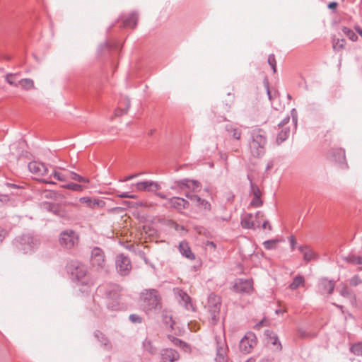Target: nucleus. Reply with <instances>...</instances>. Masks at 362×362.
I'll list each match as a JSON object with an SVG mask.
<instances>
[{
	"label": "nucleus",
	"instance_id": "1",
	"mask_svg": "<svg viewBox=\"0 0 362 362\" xmlns=\"http://www.w3.org/2000/svg\"><path fill=\"white\" fill-rule=\"evenodd\" d=\"M161 298L156 289L145 290L141 294V308L148 315L158 313L162 308Z\"/></svg>",
	"mask_w": 362,
	"mask_h": 362
},
{
	"label": "nucleus",
	"instance_id": "2",
	"mask_svg": "<svg viewBox=\"0 0 362 362\" xmlns=\"http://www.w3.org/2000/svg\"><path fill=\"white\" fill-rule=\"evenodd\" d=\"M267 142L266 132L262 129H255L250 133L249 148L254 157H260L265 153Z\"/></svg>",
	"mask_w": 362,
	"mask_h": 362
},
{
	"label": "nucleus",
	"instance_id": "3",
	"mask_svg": "<svg viewBox=\"0 0 362 362\" xmlns=\"http://www.w3.org/2000/svg\"><path fill=\"white\" fill-rule=\"evenodd\" d=\"M13 244L17 250L26 254L33 251L38 245V241L30 234H26L16 238Z\"/></svg>",
	"mask_w": 362,
	"mask_h": 362
},
{
	"label": "nucleus",
	"instance_id": "4",
	"mask_svg": "<svg viewBox=\"0 0 362 362\" xmlns=\"http://www.w3.org/2000/svg\"><path fill=\"white\" fill-rule=\"evenodd\" d=\"M221 306V298L214 293H211L208 298L207 308L211 315L210 322L212 325H216L219 321Z\"/></svg>",
	"mask_w": 362,
	"mask_h": 362
},
{
	"label": "nucleus",
	"instance_id": "5",
	"mask_svg": "<svg viewBox=\"0 0 362 362\" xmlns=\"http://www.w3.org/2000/svg\"><path fill=\"white\" fill-rule=\"evenodd\" d=\"M59 242L62 247L71 249L78 245V235L74 230L67 229L60 233Z\"/></svg>",
	"mask_w": 362,
	"mask_h": 362
},
{
	"label": "nucleus",
	"instance_id": "6",
	"mask_svg": "<svg viewBox=\"0 0 362 362\" xmlns=\"http://www.w3.org/2000/svg\"><path fill=\"white\" fill-rule=\"evenodd\" d=\"M90 264L97 270L105 269V255L101 248L95 247L92 250L90 255Z\"/></svg>",
	"mask_w": 362,
	"mask_h": 362
},
{
	"label": "nucleus",
	"instance_id": "7",
	"mask_svg": "<svg viewBox=\"0 0 362 362\" xmlns=\"http://www.w3.org/2000/svg\"><path fill=\"white\" fill-rule=\"evenodd\" d=\"M117 272L121 276H127L132 270V263L130 259L123 254L117 255L115 260Z\"/></svg>",
	"mask_w": 362,
	"mask_h": 362
},
{
	"label": "nucleus",
	"instance_id": "8",
	"mask_svg": "<svg viewBox=\"0 0 362 362\" xmlns=\"http://www.w3.org/2000/svg\"><path fill=\"white\" fill-rule=\"evenodd\" d=\"M257 344V337L253 332H247L245 337L240 341V350L246 354L252 351Z\"/></svg>",
	"mask_w": 362,
	"mask_h": 362
},
{
	"label": "nucleus",
	"instance_id": "9",
	"mask_svg": "<svg viewBox=\"0 0 362 362\" xmlns=\"http://www.w3.org/2000/svg\"><path fill=\"white\" fill-rule=\"evenodd\" d=\"M233 290L238 293L250 294L253 291L252 279H238L233 286Z\"/></svg>",
	"mask_w": 362,
	"mask_h": 362
},
{
	"label": "nucleus",
	"instance_id": "10",
	"mask_svg": "<svg viewBox=\"0 0 362 362\" xmlns=\"http://www.w3.org/2000/svg\"><path fill=\"white\" fill-rule=\"evenodd\" d=\"M189 206V203L187 200L178 197L169 198L168 202L164 204V206H170L180 213H182L183 210L187 209Z\"/></svg>",
	"mask_w": 362,
	"mask_h": 362
},
{
	"label": "nucleus",
	"instance_id": "11",
	"mask_svg": "<svg viewBox=\"0 0 362 362\" xmlns=\"http://www.w3.org/2000/svg\"><path fill=\"white\" fill-rule=\"evenodd\" d=\"M69 269L71 275L75 276L78 281L82 280L87 273L86 267L78 262H71L69 266Z\"/></svg>",
	"mask_w": 362,
	"mask_h": 362
},
{
	"label": "nucleus",
	"instance_id": "12",
	"mask_svg": "<svg viewBox=\"0 0 362 362\" xmlns=\"http://www.w3.org/2000/svg\"><path fill=\"white\" fill-rule=\"evenodd\" d=\"M248 179L250 182V194L253 196L251 202L250 206L254 207H259L262 205L263 202L261 199L262 193L259 188V187L252 182V181L250 179V176H248Z\"/></svg>",
	"mask_w": 362,
	"mask_h": 362
},
{
	"label": "nucleus",
	"instance_id": "13",
	"mask_svg": "<svg viewBox=\"0 0 362 362\" xmlns=\"http://www.w3.org/2000/svg\"><path fill=\"white\" fill-rule=\"evenodd\" d=\"M138 191H147L150 192H156L160 189V185L152 180H144L135 184Z\"/></svg>",
	"mask_w": 362,
	"mask_h": 362
},
{
	"label": "nucleus",
	"instance_id": "14",
	"mask_svg": "<svg viewBox=\"0 0 362 362\" xmlns=\"http://www.w3.org/2000/svg\"><path fill=\"white\" fill-rule=\"evenodd\" d=\"M28 169L34 175L44 176L48 174V169L46 165L40 162L32 161L28 164Z\"/></svg>",
	"mask_w": 362,
	"mask_h": 362
},
{
	"label": "nucleus",
	"instance_id": "15",
	"mask_svg": "<svg viewBox=\"0 0 362 362\" xmlns=\"http://www.w3.org/2000/svg\"><path fill=\"white\" fill-rule=\"evenodd\" d=\"M228 347L224 342H217L216 362H228Z\"/></svg>",
	"mask_w": 362,
	"mask_h": 362
},
{
	"label": "nucleus",
	"instance_id": "16",
	"mask_svg": "<svg viewBox=\"0 0 362 362\" xmlns=\"http://www.w3.org/2000/svg\"><path fill=\"white\" fill-rule=\"evenodd\" d=\"M162 362H174L179 359V354L174 349H165L160 352Z\"/></svg>",
	"mask_w": 362,
	"mask_h": 362
},
{
	"label": "nucleus",
	"instance_id": "17",
	"mask_svg": "<svg viewBox=\"0 0 362 362\" xmlns=\"http://www.w3.org/2000/svg\"><path fill=\"white\" fill-rule=\"evenodd\" d=\"M175 294L180 298V301L182 303L183 305L187 310H194L193 305L191 302L190 297L182 290L176 288L174 290Z\"/></svg>",
	"mask_w": 362,
	"mask_h": 362
},
{
	"label": "nucleus",
	"instance_id": "18",
	"mask_svg": "<svg viewBox=\"0 0 362 362\" xmlns=\"http://www.w3.org/2000/svg\"><path fill=\"white\" fill-rule=\"evenodd\" d=\"M298 250L303 255V259L307 262L316 259L318 257L317 254L307 245H300Z\"/></svg>",
	"mask_w": 362,
	"mask_h": 362
},
{
	"label": "nucleus",
	"instance_id": "19",
	"mask_svg": "<svg viewBox=\"0 0 362 362\" xmlns=\"http://www.w3.org/2000/svg\"><path fill=\"white\" fill-rule=\"evenodd\" d=\"M121 288L119 286L112 284L108 286V288L105 289V296L107 299H112L114 301H117L120 296Z\"/></svg>",
	"mask_w": 362,
	"mask_h": 362
},
{
	"label": "nucleus",
	"instance_id": "20",
	"mask_svg": "<svg viewBox=\"0 0 362 362\" xmlns=\"http://www.w3.org/2000/svg\"><path fill=\"white\" fill-rule=\"evenodd\" d=\"M319 290L322 293H332L334 288V283L331 280L322 279L319 283Z\"/></svg>",
	"mask_w": 362,
	"mask_h": 362
},
{
	"label": "nucleus",
	"instance_id": "21",
	"mask_svg": "<svg viewBox=\"0 0 362 362\" xmlns=\"http://www.w3.org/2000/svg\"><path fill=\"white\" fill-rule=\"evenodd\" d=\"M52 177L59 181H66L68 179V174H65L64 173L57 170H53L49 177L47 179H42V182L47 184H55V182L51 180Z\"/></svg>",
	"mask_w": 362,
	"mask_h": 362
},
{
	"label": "nucleus",
	"instance_id": "22",
	"mask_svg": "<svg viewBox=\"0 0 362 362\" xmlns=\"http://www.w3.org/2000/svg\"><path fill=\"white\" fill-rule=\"evenodd\" d=\"M179 251L181 255L188 259H195V255L192 252L190 247L187 241H182L179 244Z\"/></svg>",
	"mask_w": 362,
	"mask_h": 362
},
{
	"label": "nucleus",
	"instance_id": "23",
	"mask_svg": "<svg viewBox=\"0 0 362 362\" xmlns=\"http://www.w3.org/2000/svg\"><path fill=\"white\" fill-rule=\"evenodd\" d=\"M225 129L230 138L236 141H239L240 139L242 131L240 128L237 127L233 124H226Z\"/></svg>",
	"mask_w": 362,
	"mask_h": 362
},
{
	"label": "nucleus",
	"instance_id": "24",
	"mask_svg": "<svg viewBox=\"0 0 362 362\" xmlns=\"http://www.w3.org/2000/svg\"><path fill=\"white\" fill-rule=\"evenodd\" d=\"M243 228L246 229H253L255 228L254 215L252 214H245L241 218L240 221Z\"/></svg>",
	"mask_w": 362,
	"mask_h": 362
},
{
	"label": "nucleus",
	"instance_id": "25",
	"mask_svg": "<svg viewBox=\"0 0 362 362\" xmlns=\"http://www.w3.org/2000/svg\"><path fill=\"white\" fill-rule=\"evenodd\" d=\"M138 21V14L135 12L130 13L126 18L123 19V27L134 28Z\"/></svg>",
	"mask_w": 362,
	"mask_h": 362
},
{
	"label": "nucleus",
	"instance_id": "26",
	"mask_svg": "<svg viewBox=\"0 0 362 362\" xmlns=\"http://www.w3.org/2000/svg\"><path fill=\"white\" fill-rule=\"evenodd\" d=\"M44 206L49 210L53 211L54 214L60 217L66 218L68 216L65 211L57 205L50 203H45Z\"/></svg>",
	"mask_w": 362,
	"mask_h": 362
},
{
	"label": "nucleus",
	"instance_id": "27",
	"mask_svg": "<svg viewBox=\"0 0 362 362\" xmlns=\"http://www.w3.org/2000/svg\"><path fill=\"white\" fill-rule=\"evenodd\" d=\"M279 129H281V131L277 135L276 141L279 144H281L288 139L290 135L291 130L288 127H279Z\"/></svg>",
	"mask_w": 362,
	"mask_h": 362
},
{
	"label": "nucleus",
	"instance_id": "28",
	"mask_svg": "<svg viewBox=\"0 0 362 362\" xmlns=\"http://www.w3.org/2000/svg\"><path fill=\"white\" fill-rule=\"evenodd\" d=\"M178 185L181 187H186L188 188H192L194 190L199 187V183L198 181L193 180H190L188 179L181 180L179 181Z\"/></svg>",
	"mask_w": 362,
	"mask_h": 362
},
{
	"label": "nucleus",
	"instance_id": "29",
	"mask_svg": "<svg viewBox=\"0 0 362 362\" xmlns=\"http://www.w3.org/2000/svg\"><path fill=\"white\" fill-rule=\"evenodd\" d=\"M332 157L336 162L342 163L345 160V152L342 148H337L332 152Z\"/></svg>",
	"mask_w": 362,
	"mask_h": 362
},
{
	"label": "nucleus",
	"instance_id": "30",
	"mask_svg": "<svg viewBox=\"0 0 362 362\" xmlns=\"http://www.w3.org/2000/svg\"><path fill=\"white\" fill-rule=\"evenodd\" d=\"M344 259L349 264H352L354 265H361L362 264V257L358 256L354 254H349L347 256L344 257Z\"/></svg>",
	"mask_w": 362,
	"mask_h": 362
},
{
	"label": "nucleus",
	"instance_id": "31",
	"mask_svg": "<svg viewBox=\"0 0 362 362\" xmlns=\"http://www.w3.org/2000/svg\"><path fill=\"white\" fill-rule=\"evenodd\" d=\"M305 284V279L301 275L296 276L292 283L289 285V288L291 290H296L299 286H303Z\"/></svg>",
	"mask_w": 362,
	"mask_h": 362
},
{
	"label": "nucleus",
	"instance_id": "32",
	"mask_svg": "<svg viewBox=\"0 0 362 362\" xmlns=\"http://www.w3.org/2000/svg\"><path fill=\"white\" fill-rule=\"evenodd\" d=\"M196 206L204 211H210L211 210V204L206 199L199 197V200L197 202Z\"/></svg>",
	"mask_w": 362,
	"mask_h": 362
},
{
	"label": "nucleus",
	"instance_id": "33",
	"mask_svg": "<svg viewBox=\"0 0 362 362\" xmlns=\"http://www.w3.org/2000/svg\"><path fill=\"white\" fill-rule=\"evenodd\" d=\"M120 105H122V103H120ZM124 107H122L121 106H119L118 108H117L115 110V115L116 116H122L127 112V110L130 106V102L128 99H125L124 100Z\"/></svg>",
	"mask_w": 362,
	"mask_h": 362
},
{
	"label": "nucleus",
	"instance_id": "34",
	"mask_svg": "<svg viewBox=\"0 0 362 362\" xmlns=\"http://www.w3.org/2000/svg\"><path fill=\"white\" fill-rule=\"evenodd\" d=\"M346 41L344 39H336L332 40V47L336 52H339L345 47Z\"/></svg>",
	"mask_w": 362,
	"mask_h": 362
},
{
	"label": "nucleus",
	"instance_id": "35",
	"mask_svg": "<svg viewBox=\"0 0 362 362\" xmlns=\"http://www.w3.org/2000/svg\"><path fill=\"white\" fill-rule=\"evenodd\" d=\"M267 335L269 338L270 343L274 346H276V349L278 350L281 349V344L279 341V339L276 334L272 332L267 331Z\"/></svg>",
	"mask_w": 362,
	"mask_h": 362
},
{
	"label": "nucleus",
	"instance_id": "36",
	"mask_svg": "<svg viewBox=\"0 0 362 362\" xmlns=\"http://www.w3.org/2000/svg\"><path fill=\"white\" fill-rule=\"evenodd\" d=\"M68 178L76 180L82 183H88L89 180L85 177H82L80 175L74 173V172H67Z\"/></svg>",
	"mask_w": 362,
	"mask_h": 362
},
{
	"label": "nucleus",
	"instance_id": "37",
	"mask_svg": "<svg viewBox=\"0 0 362 362\" xmlns=\"http://www.w3.org/2000/svg\"><path fill=\"white\" fill-rule=\"evenodd\" d=\"M143 347L145 351H148L149 354L154 355L157 352V349L153 346L152 342L146 339L143 342Z\"/></svg>",
	"mask_w": 362,
	"mask_h": 362
},
{
	"label": "nucleus",
	"instance_id": "38",
	"mask_svg": "<svg viewBox=\"0 0 362 362\" xmlns=\"http://www.w3.org/2000/svg\"><path fill=\"white\" fill-rule=\"evenodd\" d=\"M18 84L21 85L23 89L30 90L34 88V82L30 78H23L19 81Z\"/></svg>",
	"mask_w": 362,
	"mask_h": 362
},
{
	"label": "nucleus",
	"instance_id": "39",
	"mask_svg": "<svg viewBox=\"0 0 362 362\" xmlns=\"http://www.w3.org/2000/svg\"><path fill=\"white\" fill-rule=\"evenodd\" d=\"M341 31L343 32V33L349 37V39H350L351 41L354 42V41H356L357 39H358V36L357 35L354 33V30H352L351 29L347 28V27H342L341 28Z\"/></svg>",
	"mask_w": 362,
	"mask_h": 362
},
{
	"label": "nucleus",
	"instance_id": "40",
	"mask_svg": "<svg viewBox=\"0 0 362 362\" xmlns=\"http://www.w3.org/2000/svg\"><path fill=\"white\" fill-rule=\"evenodd\" d=\"M64 188L74 191V192H81L83 191L85 187L79 184L70 182L66 185H64L62 186Z\"/></svg>",
	"mask_w": 362,
	"mask_h": 362
},
{
	"label": "nucleus",
	"instance_id": "41",
	"mask_svg": "<svg viewBox=\"0 0 362 362\" xmlns=\"http://www.w3.org/2000/svg\"><path fill=\"white\" fill-rule=\"evenodd\" d=\"M350 351L351 353L354 354L357 356L362 355V343H356L351 346L350 348Z\"/></svg>",
	"mask_w": 362,
	"mask_h": 362
},
{
	"label": "nucleus",
	"instance_id": "42",
	"mask_svg": "<svg viewBox=\"0 0 362 362\" xmlns=\"http://www.w3.org/2000/svg\"><path fill=\"white\" fill-rule=\"evenodd\" d=\"M81 203L86 204L88 206L93 208L96 204H98V202L96 200H94L93 202L91 200L90 197H81L79 199Z\"/></svg>",
	"mask_w": 362,
	"mask_h": 362
},
{
	"label": "nucleus",
	"instance_id": "43",
	"mask_svg": "<svg viewBox=\"0 0 362 362\" xmlns=\"http://www.w3.org/2000/svg\"><path fill=\"white\" fill-rule=\"evenodd\" d=\"M268 64L270 65L271 68L273 70L274 73H276V62L275 59V56L273 54H271L268 57L267 59Z\"/></svg>",
	"mask_w": 362,
	"mask_h": 362
},
{
	"label": "nucleus",
	"instance_id": "44",
	"mask_svg": "<svg viewBox=\"0 0 362 362\" xmlns=\"http://www.w3.org/2000/svg\"><path fill=\"white\" fill-rule=\"evenodd\" d=\"M278 243V240H269L263 243L264 247L267 250H272L276 247V244Z\"/></svg>",
	"mask_w": 362,
	"mask_h": 362
},
{
	"label": "nucleus",
	"instance_id": "45",
	"mask_svg": "<svg viewBox=\"0 0 362 362\" xmlns=\"http://www.w3.org/2000/svg\"><path fill=\"white\" fill-rule=\"evenodd\" d=\"M95 337L105 346H107L108 344L107 339L103 335L102 332L100 331H96L95 332Z\"/></svg>",
	"mask_w": 362,
	"mask_h": 362
},
{
	"label": "nucleus",
	"instance_id": "46",
	"mask_svg": "<svg viewBox=\"0 0 362 362\" xmlns=\"http://www.w3.org/2000/svg\"><path fill=\"white\" fill-rule=\"evenodd\" d=\"M95 337L105 346H107L108 344L107 339L103 335L102 332L100 331H96L95 332Z\"/></svg>",
	"mask_w": 362,
	"mask_h": 362
},
{
	"label": "nucleus",
	"instance_id": "47",
	"mask_svg": "<svg viewBox=\"0 0 362 362\" xmlns=\"http://www.w3.org/2000/svg\"><path fill=\"white\" fill-rule=\"evenodd\" d=\"M264 217V214L259 211H257L255 215H254V220L255 223V227H259L261 223V219H262Z\"/></svg>",
	"mask_w": 362,
	"mask_h": 362
},
{
	"label": "nucleus",
	"instance_id": "48",
	"mask_svg": "<svg viewBox=\"0 0 362 362\" xmlns=\"http://www.w3.org/2000/svg\"><path fill=\"white\" fill-rule=\"evenodd\" d=\"M168 338L169 340H170L175 346H181L182 345L183 346H186V344L185 342H183L181 339L175 337H173V336H171V335H168Z\"/></svg>",
	"mask_w": 362,
	"mask_h": 362
},
{
	"label": "nucleus",
	"instance_id": "49",
	"mask_svg": "<svg viewBox=\"0 0 362 362\" xmlns=\"http://www.w3.org/2000/svg\"><path fill=\"white\" fill-rule=\"evenodd\" d=\"M362 283V280L358 275H354L350 280L349 284L352 286H356Z\"/></svg>",
	"mask_w": 362,
	"mask_h": 362
},
{
	"label": "nucleus",
	"instance_id": "50",
	"mask_svg": "<svg viewBox=\"0 0 362 362\" xmlns=\"http://www.w3.org/2000/svg\"><path fill=\"white\" fill-rule=\"evenodd\" d=\"M129 319L133 323H141L142 322V318L136 314H131Z\"/></svg>",
	"mask_w": 362,
	"mask_h": 362
},
{
	"label": "nucleus",
	"instance_id": "51",
	"mask_svg": "<svg viewBox=\"0 0 362 362\" xmlns=\"http://www.w3.org/2000/svg\"><path fill=\"white\" fill-rule=\"evenodd\" d=\"M187 198H188L190 201L197 203V201L199 200V196L197 194H194L190 192H187L185 194Z\"/></svg>",
	"mask_w": 362,
	"mask_h": 362
},
{
	"label": "nucleus",
	"instance_id": "52",
	"mask_svg": "<svg viewBox=\"0 0 362 362\" xmlns=\"http://www.w3.org/2000/svg\"><path fill=\"white\" fill-rule=\"evenodd\" d=\"M163 322L167 325L169 326L171 329L173 327V321L172 320L171 317L165 315L163 317Z\"/></svg>",
	"mask_w": 362,
	"mask_h": 362
},
{
	"label": "nucleus",
	"instance_id": "53",
	"mask_svg": "<svg viewBox=\"0 0 362 362\" xmlns=\"http://www.w3.org/2000/svg\"><path fill=\"white\" fill-rule=\"evenodd\" d=\"M13 76V75L12 74H7L6 76V81L9 84H11L12 86H17L18 85L16 83H15L14 81L12 80V77Z\"/></svg>",
	"mask_w": 362,
	"mask_h": 362
},
{
	"label": "nucleus",
	"instance_id": "54",
	"mask_svg": "<svg viewBox=\"0 0 362 362\" xmlns=\"http://www.w3.org/2000/svg\"><path fill=\"white\" fill-rule=\"evenodd\" d=\"M264 86L266 88L267 93V95L269 97V99L271 100H272V94H271V91L269 90V82H268V81L267 79H265L264 81Z\"/></svg>",
	"mask_w": 362,
	"mask_h": 362
},
{
	"label": "nucleus",
	"instance_id": "55",
	"mask_svg": "<svg viewBox=\"0 0 362 362\" xmlns=\"http://www.w3.org/2000/svg\"><path fill=\"white\" fill-rule=\"evenodd\" d=\"M340 293H341V296H343L344 297H348L350 295L349 290V288L346 286H344L341 289Z\"/></svg>",
	"mask_w": 362,
	"mask_h": 362
},
{
	"label": "nucleus",
	"instance_id": "56",
	"mask_svg": "<svg viewBox=\"0 0 362 362\" xmlns=\"http://www.w3.org/2000/svg\"><path fill=\"white\" fill-rule=\"evenodd\" d=\"M289 242H290L291 249L292 251H293L296 248V240L295 238L293 236H291L289 238Z\"/></svg>",
	"mask_w": 362,
	"mask_h": 362
},
{
	"label": "nucleus",
	"instance_id": "57",
	"mask_svg": "<svg viewBox=\"0 0 362 362\" xmlns=\"http://www.w3.org/2000/svg\"><path fill=\"white\" fill-rule=\"evenodd\" d=\"M290 121V117L288 116L285 117L281 123L279 124V127H285Z\"/></svg>",
	"mask_w": 362,
	"mask_h": 362
},
{
	"label": "nucleus",
	"instance_id": "58",
	"mask_svg": "<svg viewBox=\"0 0 362 362\" xmlns=\"http://www.w3.org/2000/svg\"><path fill=\"white\" fill-rule=\"evenodd\" d=\"M129 206L132 207H137V206H144V204L142 202H127Z\"/></svg>",
	"mask_w": 362,
	"mask_h": 362
},
{
	"label": "nucleus",
	"instance_id": "59",
	"mask_svg": "<svg viewBox=\"0 0 362 362\" xmlns=\"http://www.w3.org/2000/svg\"><path fill=\"white\" fill-rule=\"evenodd\" d=\"M141 173H139V174H134V175H129V176H127L125 177L122 181L123 182H127V181H129L130 180H132L136 177H138L139 175H141Z\"/></svg>",
	"mask_w": 362,
	"mask_h": 362
},
{
	"label": "nucleus",
	"instance_id": "60",
	"mask_svg": "<svg viewBox=\"0 0 362 362\" xmlns=\"http://www.w3.org/2000/svg\"><path fill=\"white\" fill-rule=\"evenodd\" d=\"M6 236V230L0 226V243L3 241Z\"/></svg>",
	"mask_w": 362,
	"mask_h": 362
},
{
	"label": "nucleus",
	"instance_id": "61",
	"mask_svg": "<svg viewBox=\"0 0 362 362\" xmlns=\"http://www.w3.org/2000/svg\"><path fill=\"white\" fill-rule=\"evenodd\" d=\"M173 226H174V228L177 231L185 230V228L183 226H180L176 223H173Z\"/></svg>",
	"mask_w": 362,
	"mask_h": 362
},
{
	"label": "nucleus",
	"instance_id": "62",
	"mask_svg": "<svg viewBox=\"0 0 362 362\" xmlns=\"http://www.w3.org/2000/svg\"><path fill=\"white\" fill-rule=\"evenodd\" d=\"M337 6H338V4L337 2L332 1L328 4V8L332 10L335 11L337 9Z\"/></svg>",
	"mask_w": 362,
	"mask_h": 362
},
{
	"label": "nucleus",
	"instance_id": "63",
	"mask_svg": "<svg viewBox=\"0 0 362 362\" xmlns=\"http://www.w3.org/2000/svg\"><path fill=\"white\" fill-rule=\"evenodd\" d=\"M298 334L299 337H300L302 338H305V337H308V334H306V332L304 330H303L302 329H298Z\"/></svg>",
	"mask_w": 362,
	"mask_h": 362
},
{
	"label": "nucleus",
	"instance_id": "64",
	"mask_svg": "<svg viewBox=\"0 0 362 362\" xmlns=\"http://www.w3.org/2000/svg\"><path fill=\"white\" fill-rule=\"evenodd\" d=\"M262 228L263 229H265V228H268L269 230H272V226L271 224L269 223L268 221H264L263 223H262Z\"/></svg>",
	"mask_w": 362,
	"mask_h": 362
}]
</instances>
